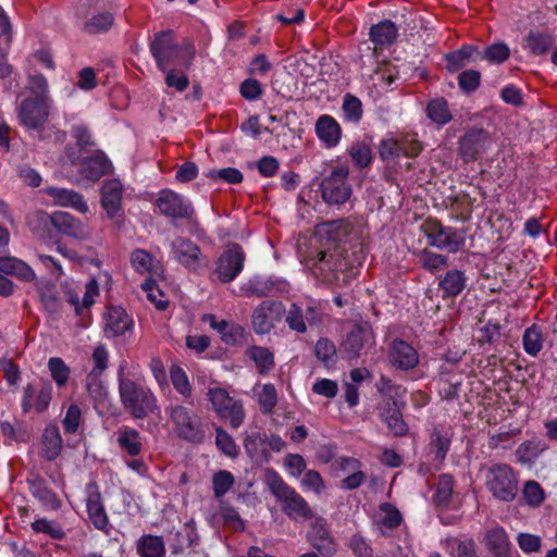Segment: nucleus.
I'll return each instance as SVG.
<instances>
[{
    "label": "nucleus",
    "mask_w": 557,
    "mask_h": 557,
    "mask_svg": "<svg viewBox=\"0 0 557 557\" xmlns=\"http://www.w3.org/2000/svg\"><path fill=\"white\" fill-rule=\"evenodd\" d=\"M51 102L32 98L24 99L18 108V119L27 128L39 129L49 116Z\"/></svg>",
    "instance_id": "nucleus-14"
},
{
    "label": "nucleus",
    "mask_w": 557,
    "mask_h": 557,
    "mask_svg": "<svg viewBox=\"0 0 557 557\" xmlns=\"http://www.w3.org/2000/svg\"><path fill=\"white\" fill-rule=\"evenodd\" d=\"M100 375L96 372H89L86 376V389L89 396L96 400L101 401L107 396V388L100 380Z\"/></svg>",
    "instance_id": "nucleus-63"
},
{
    "label": "nucleus",
    "mask_w": 557,
    "mask_h": 557,
    "mask_svg": "<svg viewBox=\"0 0 557 557\" xmlns=\"http://www.w3.org/2000/svg\"><path fill=\"white\" fill-rule=\"evenodd\" d=\"M131 263L135 271L141 274L154 271L153 257L144 249H135L132 252Z\"/></svg>",
    "instance_id": "nucleus-53"
},
{
    "label": "nucleus",
    "mask_w": 557,
    "mask_h": 557,
    "mask_svg": "<svg viewBox=\"0 0 557 557\" xmlns=\"http://www.w3.org/2000/svg\"><path fill=\"white\" fill-rule=\"evenodd\" d=\"M220 324L221 330L218 333L225 344L235 346L243 342L245 330L242 325L226 320H221Z\"/></svg>",
    "instance_id": "nucleus-49"
},
{
    "label": "nucleus",
    "mask_w": 557,
    "mask_h": 557,
    "mask_svg": "<svg viewBox=\"0 0 557 557\" xmlns=\"http://www.w3.org/2000/svg\"><path fill=\"white\" fill-rule=\"evenodd\" d=\"M342 110L345 121L349 123H358L362 117V103L358 97L351 94L344 96Z\"/></svg>",
    "instance_id": "nucleus-50"
},
{
    "label": "nucleus",
    "mask_w": 557,
    "mask_h": 557,
    "mask_svg": "<svg viewBox=\"0 0 557 557\" xmlns=\"http://www.w3.org/2000/svg\"><path fill=\"white\" fill-rule=\"evenodd\" d=\"M286 323L290 330L298 333H305L307 331L304 309L299 305H290L286 315Z\"/></svg>",
    "instance_id": "nucleus-64"
},
{
    "label": "nucleus",
    "mask_w": 557,
    "mask_h": 557,
    "mask_svg": "<svg viewBox=\"0 0 557 557\" xmlns=\"http://www.w3.org/2000/svg\"><path fill=\"white\" fill-rule=\"evenodd\" d=\"M101 206L110 220L122 216L123 185L119 180L107 181L101 187Z\"/></svg>",
    "instance_id": "nucleus-22"
},
{
    "label": "nucleus",
    "mask_w": 557,
    "mask_h": 557,
    "mask_svg": "<svg viewBox=\"0 0 557 557\" xmlns=\"http://www.w3.org/2000/svg\"><path fill=\"white\" fill-rule=\"evenodd\" d=\"M0 272L24 282H34L36 274L30 265L15 257H0Z\"/></svg>",
    "instance_id": "nucleus-33"
},
{
    "label": "nucleus",
    "mask_w": 557,
    "mask_h": 557,
    "mask_svg": "<svg viewBox=\"0 0 557 557\" xmlns=\"http://www.w3.org/2000/svg\"><path fill=\"white\" fill-rule=\"evenodd\" d=\"M421 267L428 272L435 274L442 268L448 265V257L445 255L433 252L426 248L422 249L419 255Z\"/></svg>",
    "instance_id": "nucleus-47"
},
{
    "label": "nucleus",
    "mask_w": 557,
    "mask_h": 557,
    "mask_svg": "<svg viewBox=\"0 0 557 557\" xmlns=\"http://www.w3.org/2000/svg\"><path fill=\"white\" fill-rule=\"evenodd\" d=\"M32 529L37 533H45L51 536L53 540H63L65 532L60 524L48 519H37L32 522Z\"/></svg>",
    "instance_id": "nucleus-58"
},
{
    "label": "nucleus",
    "mask_w": 557,
    "mask_h": 557,
    "mask_svg": "<svg viewBox=\"0 0 557 557\" xmlns=\"http://www.w3.org/2000/svg\"><path fill=\"white\" fill-rule=\"evenodd\" d=\"M174 258L184 267L195 270L199 262L200 248L190 239L177 237L171 244Z\"/></svg>",
    "instance_id": "nucleus-26"
},
{
    "label": "nucleus",
    "mask_w": 557,
    "mask_h": 557,
    "mask_svg": "<svg viewBox=\"0 0 557 557\" xmlns=\"http://www.w3.org/2000/svg\"><path fill=\"white\" fill-rule=\"evenodd\" d=\"M45 191L58 206L71 207L81 213H86L88 211V205L84 200V197L72 189L48 187Z\"/></svg>",
    "instance_id": "nucleus-30"
},
{
    "label": "nucleus",
    "mask_w": 557,
    "mask_h": 557,
    "mask_svg": "<svg viewBox=\"0 0 557 557\" xmlns=\"http://www.w3.org/2000/svg\"><path fill=\"white\" fill-rule=\"evenodd\" d=\"M215 445L216 447L228 457H236L238 448L233 437L221 426L215 428Z\"/></svg>",
    "instance_id": "nucleus-61"
},
{
    "label": "nucleus",
    "mask_w": 557,
    "mask_h": 557,
    "mask_svg": "<svg viewBox=\"0 0 557 557\" xmlns=\"http://www.w3.org/2000/svg\"><path fill=\"white\" fill-rule=\"evenodd\" d=\"M522 342L525 352L535 357L543 347L541 331L535 325L528 327L523 333Z\"/></svg>",
    "instance_id": "nucleus-52"
},
{
    "label": "nucleus",
    "mask_w": 557,
    "mask_h": 557,
    "mask_svg": "<svg viewBox=\"0 0 557 557\" xmlns=\"http://www.w3.org/2000/svg\"><path fill=\"white\" fill-rule=\"evenodd\" d=\"M547 449V444L542 440L524 441L516 449V455L518 461L522 463H532Z\"/></svg>",
    "instance_id": "nucleus-40"
},
{
    "label": "nucleus",
    "mask_w": 557,
    "mask_h": 557,
    "mask_svg": "<svg viewBox=\"0 0 557 557\" xmlns=\"http://www.w3.org/2000/svg\"><path fill=\"white\" fill-rule=\"evenodd\" d=\"M454 492V479L449 474H442L438 478L433 502L436 508L447 509L451 503Z\"/></svg>",
    "instance_id": "nucleus-41"
},
{
    "label": "nucleus",
    "mask_w": 557,
    "mask_h": 557,
    "mask_svg": "<svg viewBox=\"0 0 557 557\" xmlns=\"http://www.w3.org/2000/svg\"><path fill=\"white\" fill-rule=\"evenodd\" d=\"M366 259V249L362 243L347 248L335 246L320 248L306 259V267L318 280L326 284L345 285L356 275V269Z\"/></svg>",
    "instance_id": "nucleus-1"
},
{
    "label": "nucleus",
    "mask_w": 557,
    "mask_h": 557,
    "mask_svg": "<svg viewBox=\"0 0 557 557\" xmlns=\"http://www.w3.org/2000/svg\"><path fill=\"white\" fill-rule=\"evenodd\" d=\"M398 34L396 25L388 20L382 21L370 28V39L376 47H386L392 45Z\"/></svg>",
    "instance_id": "nucleus-38"
},
{
    "label": "nucleus",
    "mask_w": 557,
    "mask_h": 557,
    "mask_svg": "<svg viewBox=\"0 0 557 557\" xmlns=\"http://www.w3.org/2000/svg\"><path fill=\"white\" fill-rule=\"evenodd\" d=\"M133 326V320L120 307H111L106 314L104 334L107 337H117Z\"/></svg>",
    "instance_id": "nucleus-27"
},
{
    "label": "nucleus",
    "mask_w": 557,
    "mask_h": 557,
    "mask_svg": "<svg viewBox=\"0 0 557 557\" xmlns=\"http://www.w3.org/2000/svg\"><path fill=\"white\" fill-rule=\"evenodd\" d=\"M176 435L187 442L200 443L205 438L201 418L190 408L175 404L166 408Z\"/></svg>",
    "instance_id": "nucleus-7"
},
{
    "label": "nucleus",
    "mask_w": 557,
    "mask_h": 557,
    "mask_svg": "<svg viewBox=\"0 0 557 557\" xmlns=\"http://www.w3.org/2000/svg\"><path fill=\"white\" fill-rule=\"evenodd\" d=\"M86 511L89 521L100 531H109V518L101 498V494L96 483L86 485Z\"/></svg>",
    "instance_id": "nucleus-16"
},
{
    "label": "nucleus",
    "mask_w": 557,
    "mask_h": 557,
    "mask_svg": "<svg viewBox=\"0 0 557 557\" xmlns=\"http://www.w3.org/2000/svg\"><path fill=\"white\" fill-rule=\"evenodd\" d=\"M420 230L428 239V244L450 253L460 251L466 245V236L462 230L444 226L437 219L428 218Z\"/></svg>",
    "instance_id": "nucleus-6"
},
{
    "label": "nucleus",
    "mask_w": 557,
    "mask_h": 557,
    "mask_svg": "<svg viewBox=\"0 0 557 557\" xmlns=\"http://www.w3.org/2000/svg\"><path fill=\"white\" fill-rule=\"evenodd\" d=\"M171 382L175 388V391L188 398L191 396V385L186 375V372L178 366H173L170 370Z\"/></svg>",
    "instance_id": "nucleus-56"
},
{
    "label": "nucleus",
    "mask_w": 557,
    "mask_h": 557,
    "mask_svg": "<svg viewBox=\"0 0 557 557\" xmlns=\"http://www.w3.org/2000/svg\"><path fill=\"white\" fill-rule=\"evenodd\" d=\"M484 481L487 491L500 502L510 503L518 494L517 473L507 463L496 462L485 467Z\"/></svg>",
    "instance_id": "nucleus-5"
},
{
    "label": "nucleus",
    "mask_w": 557,
    "mask_h": 557,
    "mask_svg": "<svg viewBox=\"0 0 557 557\" xmlns=\"http://www.w3.org/2000/svg\"><path fill=\"white\" fill-rule=\"evenodd\" d=\"M234 476L226 470H220L213 474L212 485L213 494L216 498L224 496L233 486Z\"/></svg>",
    "instance_id": "nucleus-60"
},
{
    "label": "nucleus",
    "mask_w": 557,
    "mask_h": 557,
    "mask_svg": "<svg viewBox=\"0 0 557 557\" xmlns=\"http://www.w3.org/2000/svg\"><path fill=\"white\" fill-rule=\"evenodd\" d=\"M116 443L129 456H138L143 449L140 433L131 426L123 425L117 431Z\"/></svg>",
    "instance_id": "nucleus-36"
},
{
    "label": "nucleus",
    "mask_w": 557,
    "mask_h": 557,
    "mask_svg": "<svg viewBox=\"0 0 557 557\" xmlns=\"http://www.w3.org/2000/svg\"><path fill=\"white\" fill-rule=\"evenodd\" d=\"M525 48L532 54L542 55L547 53L555 44V37L548 32L530 30L524 38Z\"/></svg>",
    "instance_id": "nucleus-35"
},
{
    "label": "nucleus",
    "mask_w": 557,
    "mask_h": 557,
    "mask_svg": "<svg viewBox=\"0 0 557 557\" xmlns=\"http://www.w3.org/2000/svg\"><path fill=\"white\" fill-rule=\"evenodd\" d=\"M114 16L110 12L94 14L84 24V30L90 35L107 33L113 25Z\"/></svg>",
    "instance_id": "nucleus-45"
},
{
    "label": "nucleus",
    "mask_w": 557,
    "mask_h": 557,
    "mask_svg": "<svg viewBox=\"0 0 557 557\" xmlns=\"http://www.w3.org/2000/svg\"><path fill=\"white\" fill-rule=\"evenodd\" d=\"M35 216L40 221L51 222L54 228L63 235L73 238H81L84 236L83 224L81 221L67 212L59 211L50 215L45 211H39Z\"/></svg>",
    "instance_id": "nucleus-21"
},
{
    "label": "nucleus",
    "mask_w": 557,
    "mask_h": 557,
    "mask_svg": "<svg viewBox=\"0 0 557 557\" xmlns=\"http://www.w3.org/2000/svg\"><path fill=\"white\" fill-rule=\"evenodd\" d=\"M247 356L255 362L261 374L268 373L274 367V356L267 347L251 346Z\"/></svg>",
    "instance_id": "nucleus-44"
},
{
    "label": "nucleus",
    "mask_w": 557,
    "mask_h": 557,
    "mask_svg": "<svg viewBox=\"0 0 557 557\" xmlns=\"http://www.w3.org/2000/svg\"><path fill=\"white\" fill-rule=\"evenodd\" d=\"M426 116L437 126H444L453 120L448 102L444 98H435L426 104Z\"/></svg>",
    "instance_id": "nucleus-39"
},
{
    "label": "nucleus",
    "mask_w": 557,
    "mask_h": 557,
    "mask_svg": "<svg viewBox=\"0 0 557 557\" xmlns=\"http://www.w3.org/2000/svg\"><path fill=\"white\" fill-rule=\"evenodd\" d=\"M347 152L352 159V161L356 163V165L360 169L368 166L372 161L371 149L364 143H354L351 146L348 147Z\"/></svg>",
    "instance_id": "nucleus-55"
},
{
    "label": "nucleus",
    "mask_w": 557,
    "mask_h": 557,
    "mask_svg": "<svg viewBox=\"0 0 557 557\" xmlns=\"http://www.w3.org/2000/svg\"><path fill=\"white\" fill-rule=\"evenodd\" d=\"M430 445L435 449V458L443 461L450 447V438L447 433L434 429L431 434Z\"/></svg>",
    "instance_id": "nucleus-59"
},
{
    "label": "nucleus",
    "mask_w": 557,
    "mask_h": 557,
    "mask_svg": "<svg viewBox=\"0 0 557 557\" xmlns=\"http://www.w3.org/2000/svg\"><path fill=\"white\" fill-rule=\"evenodd\" d=\"M349 169L347 165H337L332 169L320 182L321 197L329 206H341L349 200L352 194L348 182Z\"/></svg>",
    "instance_id": "nucleus-8"
},
{
    "label": "nucleus",
    "mask_w": 557,
    "mask_h": 557,
    "mask_svg": "<svg viewBox=\"0 0 557 557\" xmlns=\"http://www.w3.org/2000/svg\"><path fill=\"white\" fill-rule=\"evenodd\" d=\"M317 358L326 367L333 366L337 360V350L335 344L329 338L318 339L314 347Z\"/></svg>",
    "instance_id": "nucleus-51"
},
{
    "label": "nucleus",
    "mask_w": 557,
    "mask_h": 557,
    "mask_svg": "<svg viewBox=\"0 0 557 557\" xmlns=\"http://www.w3.org/2000/svg\"><path fill=\"white\" fill-rule=\"evenodd\" d=\"M27 88L34 96L32 99L46 100L51 102L49 97V85L42 74H35L29 76Z\"/></svg>",
    "instance_id": "nucleus-54"
},
{
    "label": "nucleus",
    "mask_w": 557,
    "mask_h": 557,
    "mask_svg": "<svg viewBox=\"0 0 557 557\" xmlns=\"http://www.w3.org/2000/svg\"><path fill=\"white\" fill-rule=\"evenodd\" d=\"M30 494L41 504L47 510H58L61 508V500L58 495L52 492L47 482L38 474H30L27 480Z\"/></svg>",
    "instance_id": "nucleus-23"
},
{
    "label": "nucleus",
    "mask_w": 557,
    "mask_h": 557,
    "mask_svg": "<svg viewBox=\"0 0 557 557\" xmlns=\"http://www.w3.org/2000/svg\"><path fill=\"white\" fill-rule=\"evenodd\" d=\"M509 54L510 50L506 44L496 42L486 47L480 58L488 61L490 63L500 64L509 58Z\"/></svg>",
    "instance_id": "nucleus-57"
},
{
    "label": "nucleus",
    "mask_w": 557,
    "mask_h": 557,
    "mask_svg": "<svg viewBox=\"0 0 557 557\" xmlns=\"http://www.w3.org/2000/svg\"><path fill=\"white\" fill-rule=\"evenodd\" d=\"M67 157L73 165L81 164L79 172L88 181L96 182L103 176L110 168V161L101 151H96L92 156L81 160V157L67 152Z\"/></svg>",
    "instance_id": "nucleus-20"
},
{
    "label": "nucleus",
    "mask_w": 557,
    "mask_h": 557,
    "mask_svg": "<svg viewBox=\"0 0 557 557\" xmlns=\"http://www.w3.org/2000/svg\"><path fill=\"white\" fill-rule=\"evenodd\" d=\"M156 206L161 214L172 220L190 219L195 212L189 200L171 189L159 193Z\"/></svg>",
    "instance_id": "nucleus-13"
},
{
    "label": "nucleus",
    "mask_w": 557,
    "mask_h": 557,
    "mask_svg": "<svg viewBox=\"0 0 557 557\" xmlns=\"http://www.w3.org/2000/svg\"><path fill=\"white\" fill-rule=\"evenodd\" d=\"M481 53L475 46H463L461 49L448 53L446 55L447 69L450 72H456L463 67L469 60L475 61Z\"/></svg>",
    "instance_id": "nucleus-42"
},
{
    "label": "nucleus",
    "mask_w": 557,
    "mask_h": 557,
    "mask_svg": "<svg viewBox=\"0 0 557 557\" xmlns=\"http://www.w3.org/2000/svg\"><path fill=\"white\" fill-rule=\"evenodd\" d=\"M136 552L139 557H164L166 550L162 536L145 534L137 540Z\"/></svg>",
    "instance_id": "nucleus-37"
},
{
    "label": "nucleus",
    "mask_w": 557,
    "mask_h": 557,
    "mask_svg": "<svg viewBox=\"0 0 557 557\" xmlns=\"http://www.w3.org/2000/svg\"><path fill=\"white\" fill-rule=\"evenodd\" d=\"M208 399L216 414L221 419L228 420L233 429H238L244 423L246 414L240 399L230 396V394L221 387L210 388Z\"/></svg>",
    "instance_id": "nucleus-10"
},
{
    "label": "nucleus",
    "mask_w": 557,
    "mask_h": 557,
    "mask_svg": "<svg viewBox=\"0 0 557 557\" xmlns=\"http://www.w3.org/2000/svg\"><path fill=\"white\" fill-rule=\"evenodd\" d=\"M494 139L483 127H470L458 139V154L466 163L479 160L493 146Z\"/></svg>",
    "instance_id": "nucleus-11"
},
{
    "label": "nucleus",
    "mask_w": 557,
    "mask_h": 557,
    "mask_svg": "<svg viewBox=\"0 0 557 557\" xmlns=\"http://www.w3.org/2000/svg\"><path fill=\"white\" fill-rule=\"evenodd\" d=\"M347 546L355 557H373V548L360 533L352 534L347 542Z\"/></svg>",
    "instance_id": "nucleus-62"
},
{
    "label": "nucleus",
    "mask_w": 557,
    "mask_h": 557,
    "mask_svg": "<svg viewBox=\"0 0 557 557\" xmlns=\"http://www.w3.org/2000/svg\"><path fill=\"white\" fill-rule=\"evenodd\" d=\"M373 344V335L371 330L364 325H355L347 334L341 345L343 358L354 360L361 356L363 348Z\"/></svg>",
    "instance_id": "nucleus-18"
},
{
    "label": "nucleus",
    "mask_w": 557,
    "mask_h": 557,
    "mask_svg": "<svg viewBox=\"0 0 557 557\" xmlns=\"http://www.w3.org/2000/svg\"><path fill=\"white\" fill-rule=\"evenodd\" d=\"M48 369L58 387H63L67 384L71 369L62 358L51 357L48 360Z\"/></svg>",
    "instance_id": "nucleus-48"
},
{
    "label": "nucleus",
    "mask_w": 557,
    "mask_h": 557,
    "mask_svg": "<svg viewBox=\"0 0 557 557\" xmlns=\"http://www.w3.org/2000/svg\"><path fill=\"white\" fill-rule=\"evenodd\" d=\"M62 446L59 428L54 424L47 425L41 436V456L48 461H53L60 456Z\"/></svg>",
    "instance_id": "nucleus-32"
},
{
    "label": "nucleus",
    "mask_w": 557,
    "mask_h": 557,
    "mask_svg": "<svg viewBox=\"0 0 557 557\" xmlns=\"http://www.w3.org/2000/svg\"><path fill=\"white\" fill-rule=\"evenodd\" d=\"M382 419L387 424V428L396 436H403L407 433L408 428L403 419V414L395 399L388 400L382 409Z\"/></svg>",
    "instance_id": "nucleus-34"
},
{
    "label": "nucleus",
    "mask_w": 557,
    "mask_h": 557,
    "mask_svg": "<svg viewBox=\"0 0 557 557\" xmlns=\"http://www.w3.org/2000/svg\"><path fill=\"white\" fill-rule=\"evenodd\" d=\"M308 541L324 557H333L337 553L338 545L323 518L315 519L311 524Z\"/></svg>",
    "instance_id": "nucleus-17"
},
{
    "label": "nucleus",
    "mask_w": 557,
    "mask_h": 557,
    "mask_svg": "<svg viewBox=\"0 0 557 557\" xmlns=\"http://www.w3.org/2000/svg\"><path fill=\"white\" fill-rule=\"evenodd\" d=\"M468 277L463 271L453 269L447 271L438 281V288L442 290V297L456 298L467 286Z\"/></svg>",
    "instance_id": "nucleus-29"
},
{
    "label": "nucleus",
    "mask_w": 557,
    "mask_h": 557,
    "mask_svg": "<svg viewBox=\"0 0 557 557\" xmlns=\"http://www.w3.org/2000/svg\"><path fill=\"white\" fill-rule=\"evenodd\" d=\"M389 361L401 370L413 369L419 363L417 350L403 339H395L391 346Z\"/></svg>",
    "instance_id": "nucleus-24"
},
{
    "label": "nucleus",
    "mask_w": 557,
    "mask_h": 557,
    "mask_svg": "<svg viewBox=\"0 0 557 557\" xmlns=\"http://www.w3.org/2000/svg\"><path fill=\"white\" fill-rule=\"evenodd\" d=\"M314 131L317 137L326 148L336 147L342 138V127L338 122L329 114L318 117Z\"/></svg>",
    "instance_id": "nucleus-25"
},
{
    "label": "nucleus",
    "mask_w": 557,
    "mask_h": 557,
    "mask_svg": "<svg viewBox=\"0 0 557 557\" xmlns=\"http://www.w3.org/2000/svg\"><path fill=\"white\" fill-rule=\"evenodd\" d=\"M274 288L273 282L261 277H252L240 286V292L245 297H267Z\"/></svg>",
    "instance_id": "nucleus-43"
},
{
    "label": "nucleus",
    "mask_w": 557,
    "mask_h": 557,
    "mask_svg": "<svg viewBox=\"0 0 557 557\" xmlns=\"http://www.w3.org/2000/svg\"><path fill=\"white\" fill-rule=\"evenodd\" d=\"M197 541L198 534L194 520L187 521L181 530L171 533L169 539L170 547L174 555L183 554L187 548L196 545Z\"/></svg>",
    "instance_id": "nucleus-28"
},
{
    "label": "nucleus",
    "mask_w": 557,
    "mask_h": 557,
    "mask_svg": "<svg viewBox=\"0 0 557 557\" xmlns=\"http://www.w3.org/2000/svg\"><path fill=\"white\" fill-rule=\"evenodd\" d=\"M51 399L52 385L50 383H44L39 389L35 387L34 383H28L23 391L22 411L28 413L34 408L37 412L41 413L48 409Z\"/></svg>",
    "instance_id": "nucleus-19"
},
{
    "label": "nucleus",
    "mask_w": 557,
    "mask_h": 557,
    "mask_svg": "<svg viewBox=\"0 0 557 557\" xmlns=\"http://www.w3.org/2000/svg\"><path fill=\"white\" fill-rule=\"evenodd\" d=\"M284 310V305L281 301H262L251 315L253 331L257 334H268L274 327V321L281 318Z\"/></svg>",
    "instance_id": "nucleus-15"
},
{
    "label": "nucleus",
    "mask_w": 557,
    "mask_h": 557,
    "mask_svg": "<svg viewBox=\"0 0 557 557\" xmlns=\"http://www.w3.org/2000/svg\"><path fill=\"white\" fill-rule=\"evenodd\" d=\"M267 435L259 432L246 434L244 448L251 458H267Z\"/></svg>",
    "instance_id": "nucleus-46"
},
{
    "label": "nucleus",
    "mask_w": 557,
    "mask_h": 557,
    "mask_svg": "<svg viewBox=\"0 0 557 557\" xmlns=\"http://www.w3.org/2000/svg\"><path fill=\"white\" fill-rule=\"evenodd\" d=\"M119 395L126 412L135 419H145L158 410V400L152 391L139 379H132L121 366L117 370Z\"/></svg>",
    "instance_id": "nucleus-3"
},
{
    "label": "nucleus",
    "mask_w": 557,
    "mask_h": 557,
    "mask_svg": "<svg viewBox=\"0 0 557 557\" xmlns=\"http://www.w3.org/2000/svg\"><path fill=\"white\" fill-rule=\"evenodd\" d=\"M245 252L238 244H232L219 257L214 274L222 283L234 281L243 271Z\"/></svg>",
    "instance_id": "nucleus-12"
},
{
    "label": "nucleus",
    "mask_w": 557,
    "mask_h": 557,
    "mask_svg": "<svg viewBox=\"0 0 557 557\" xmlns=\"http://www.w3.org/2000/svg\"><path fill=\"white\" fill-rule=\"evenodd\" d=\"M484 544L491 557H508L509 555L510 541L502 527L487 530L484 535Z\"/></svg>",
    "instance_id": "nucleus-31"
},
{
    "label": "nucleus",
    "mask_w": 557,
    "mask_h": 557,
    "mask_svg": "<svg viewBox=\"0 0 557 557\" xmlns=\"http://www.w3.org/2000/svg\"><path fill=\"white\" fill-rule=\"evenodd\" d=\"M315 235L321 242L332 245L331 247L341 246L346 248L347 244L354 246L360 243L358 240L360 232L348 219L319 223L315 226ZM349 250L351 251V247H349Z\"/></svg>",
    "instance_id": "nucleus-9"
},
{
    "label": "nucleus",
    "mask_w": 557,
    "mask_h": 557,
    "mask_svg": "<svg viewBox=\"0 0 557 557\" xmlns=\"http://www.w3.org/2000/svg\"><path fill=\"white\" fill-rule=\"evenodd\" d=\"M149 49L160 71H168L171 66L183 71L188 70L196 55L193 41L184 39L181 44H176L174 32L171 29L156 33Z\"/></svg>",
    "instance_id": "nucleus-2"
},
{
    "label": "nucleus",
    "mask_w": 557,
    "mask_h": 557,
    "mask_svg": "<svg viewBox=\"0 0 557 557\" xmlns=\"http://www.w3.org/2000/svg\"><path fill=\"white\" fill-rule=\"evenodd\" d=\"M268 483L271 493L281 504L282 510L287 517L293 520H309L313 517V511L307 500L296 490L287 485L276 472L268 476Z\"/></svg>",
    "instance_id": "nucleus-4"
}]
</instances>
